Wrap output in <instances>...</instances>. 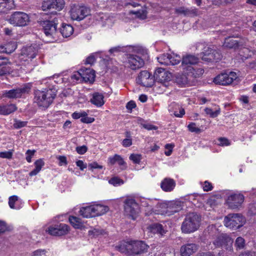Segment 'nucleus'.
<instances>
[{"label": "nucleus", "mask_w": 256, "mask_h": 256, "mask_svg": "<svg viewBox=\"0 0 256 256\" xmlns=\"http://www.w3.org/2000/svg\"><path fill=\"white\" fill-rule=\"evenodd\" d=\"M44 165V160L40 158L34 162L35 168L29 173L31 176L36 175L41 170L42 167Z\"/></svg>", "instance_id": "obj_35"}, {"label": "nucleus", "mask_w": 256, "mask_h": 256, "mask_svg": "<svg viewBox=\"0 0 256 256\" xmlns=\"http://www.w3.org/2000/svg\"><path fill=\"white\" fill-rule=\"evenodd\" d=\"M204 110L207 114L210 115V116L212 118H216L220 114V108L215 110L214 111H213L212 109L208 108H204Z\"/></svg>", "instance_id": "obj_45"}, {"label": "nucleus", "mask_w": 256, "mask_h": 256, "mask_svg": "<svg viewBox=\"0 0 256 256\" xmlns=\"http://www.w3.org/2000/svg\"><path fill=\"white\" fill-rule=\"evenodd\" d=\"M170 108H174L172 112H173L174 114L176 117L182 118L185 114L184 108L180 106L178 104L175 102L171 104ZM169 110L172 111L171 109H169Z\"/></svg>", "instance_id": "obj_32"}, {"label": "nucleus", "mask_w": 256, "mask_h": 256, "mask_svg": "<svg viewBox=\"0 0 256 256\" xmlns=\"http://www.w3.org/2000/svg\"><path fill=\"white\" fill-rule=\"evenodd\" d=\"M150 231L153 233L160 234H163L166 232L163 228L162 226L159 224H154L150 226Z\"/></svg>", "instance_id": "obj_37"}, {"label": "nucleus", "mask_w": 256, "mask_h": 256, "mask_svg": "<svg viewBox=\"0 0 256 256\" xmlns=\"http://www.w3.org/2000/svg\"><path fill=\"white\" fill-rule=\"evenodd\" d=\"M239 256H256V252L254 251H246L241 253Z\"/></svg>", "instance_id": "obj_64"}, {"label": "nucleus", "mask_w": 256, "mask_h": 256, "mask_svg": "<svg viewBox=\"0 0 256 256\" xmlns=\"http://www.w3.org/2000/svg\"><path fill=\"white\" fill-rule=\"evenodd\" d=\"M238 78V75L235 72H222L214 78L213 82L216 84L228 86Z\"/></svg>", "instance_id": "obj_9"}, {"label": "nucleus", "mask_w": 256, "mask_h": 256, "mask_svg": "<svg viewBox=\"0 0 256 256\" xmlns=\"http://www.w3.org/2000/svg\"><path fill=\"white\" fill-rule=\"evenodd\" d=\"M130 159L134 164H140L142 157L140 154H133L130 156Z\"/></svg>", "instance_id": "obj_52"}, {"label": "nucleus", "mask_w": 256, "mask_h": 256, "mask_svg": "<svg viewBox=\"0 0 256 256\" xmlns=\"http://www.w3.org/2000/svg\"><path fill=\"white\" fill-rule=\"evenodd\" d=\"M186 16L193 17L197 16L200 14L198 10L195 7L186 8Z\"/></svg>", "instance_id": "obj_43"}, {"label": "nucleus", "mask_w": 256, "mask_h": 256, "mask_svg": "<svg viewBox=\"0 0 256 256\" xmlns=\"http://www.w3.org/2000/svg\"><path fill=\"white\" fill-rule=\"evenodd\" d=\"M34 103L39 107L47 108L52 102L56 96L55 90L48 89L46 90H36L34 92Z\"/></svg>", "instance_id": "obj_2"}, {"label": "nucleus", "mask_w": 256, "mask_h": 256, "mask_svg": "<svg viewBox=\"0 0 256 256\" xmlns=\"http://www.w3.org/2000/svg\"><path fill=\"white\" fill-rule=\"evenodd\" d=\"M27 123V122L16 120L14 124V127L17 129L26 126Z\"/></svg>", "instance_id": "obj_53"}, {"label": "nucleus", "mask_w": 256, "mask_h": 256, "mask_svg": "<svg viewBox=\"0 0 256 256\" xmlns=\"http://www.w3.org/2000/svg\"><path fill=\"white\" fill-rule=\"evenodd\" d=\"M176 184L174 180L170 178H164L160 182V188L166 192H170L174 190Z\"/></svg>", "instance_id": "obj_23"}, {"label": "nucleus", "mask_w": 256, "mask_h": 256, "mask_svg": "<svg viewBox=\"0 0 256 256\" xmlns=\"http://www.w3.org/2000/svg\"><path fill=\"white\" fill-rule=\"evenodd\" d=\"M234 246L236 250H242L244 248L245 240L242 237L239 236L236 238Z\"/></svg>", "instance_id": "obj_44"}, {"label": "nucleus", "mask_w": 256, "mask_h": 256, "mask_svg": "<svg viewBox=\"0 0 256 256\" xmlns=\"http://www.w3.org/2000/svg\"><path fill=\"white\" fill-rule=\"evenodd\" d=\"M248 212L252 215L256 214V202L250 204L248 206Z\"/></svg>", "instance_id": "obj_59"}, {"label": "nucleus", "mask_w": 256, "mask_h": 256, "mask_svg": "<svg viewBox=\"0 0 256 256\" xmlns=\"http://www.w3.org/2000/svg\"><path fill=\"white\" fill-rule=\"evenodd\" d=\"M90 14V10L84 6L74 5L70 10V17L72 20L80 21Z\"/></svg>", "instance_id": "obj_11"}, {"label": "nucleus", "mask_w": 256, "mask_h": 256, "mask_svg": "<svg viewBox=\"0 0 256 256\" xmlns=\"http://www.w3.org/2000/svg\"><path fill=\"white\" fill-rule=\"evenodd\" d=\"M11 62L9 59L6 57L0 56V68H7L6 66L10 64Z\"/></svg>", "instance_id": "obj_50"}, {"label": "nucleus", "mask_w": 256, "mask_h": 256, "mask_svg": "<svg viewBox=\"0 0 256 256\" xmlns=\"http://www.w3.org/2000/svg\"><path fill=\"white\" fill-rule=\"evenodd\" d=\"M175 82L180 86L184 87L191 86L192 80L184 72V74H177L176 76Z\"/></svg>", "instance_id": "obj_22"}, {"label": "nucleus", "mask_w": 256, "mask_h": 256, "mask_svg": "<svg viewBox=\"0 0 256 256\" xmlns=\"http://www.w3.org/2000/svg\"><path fill=\"white\" fill-rule=\"evenodd\" d=\"M16 48V46L14 44H8L5 46L0 45V52H5L6 54H10L13 52Z\"/></svg>", "instance_id": "obj_38"}, {"label": "nucleus", "mask_w": 256, "mask_h": 256, "mask_svg": "<svg viewBox=\"0 0 256 256\" xmlns=\"http://www.w3.org/2000/svg\"><path fill=\"white\" fill-rule=\"evenodd\" d=\"M224 226L232 230H237L246 222L245 218L240 214H230L224 218Z\"/></svg>", "instance_id": "obj_6"}, {"label": "nucleus", "mask_w": 256, "mask_h": 256, "mask_svg": "<svg viewBox=\"0 0 256 256\" xmlns=\"http://www.w3.org/2000/svg\"><path fill=\"white\" fill-rule=\"evenodd\" d=\"M38 46L36 44H33L30 46L24 48L22 52V54L24 57L28 58L32 60L34 58L37 54L38 50Z\"/></svg>", "instance_id": "obj_21"}, {"label": "nucleus", "mask_w": 256, "mask_h": 256, "mask_svg": "<svg viewBox=\"0 0 256 256\" xmlns=\"http://www.w3.org/2000/svg\"><path fill=\"white\" fill-rule=\"evenodd\" d=\"M188 130L191 132H194L198 134L200 132V128L196 126L195 123L191 122L188 125Z\"/></svg>", "instance_id": "obj_51"}, {"label": "nucleus", "mask_w": 256, "mask_h": 256, "mask_svg": "<svg viewBox=\"0 0 256 256\" xmlns=\"http://www.w3.org/2000/svg\"><path fill=\"white\" fill-rule=\"evenodd\" d=\"M82 76V82L92 83L94 81L96 74L95 71L90 68H81Z\"/></svg>", "instance_id": "obj_24"}, {"label": "nucleus", "mask_w": 256, "mask_h": 256, "mask_svg": "<svg viewBox=\"0 0 256 256\" xmlns=\"http://www.w3.org/2000/svg\"><path fill=\"white\" fill-rule=\"evenodd\" d=\"M81 72V69L79 72H78L76 74H74L72 76V78L74 80H76L77 81L80 80V82H82V76Z\"/></svg>", "instance_id": "obj_60"}, {"label": "nucleus", "mask_w": 256, "mask_h": 256, "mask_svg": "<svg viewBox=\"0 0 256 256\" xmlns=\"http://www.w3.org/2000/svg\"><path fill=\"white\" fill-rule=\"evenodd\" d=\"M79 212L84 218L94 217L92 206L82 208Z\"/></svg>", "instance_id": "obj_36"}, {"label": "nucleus", "mask_w": 256, "mask_h": 256, "mask_svg": "<svg viewBox=\"0 0 256 256\" xmlns=\"http://www.w3.org/2000/svg\"><path fill=\"white\" fill-rule=\"evenodd\" d=\"M12 156V152L11 151L0 152V158H3L11 159Z\"/></svg>", "instance_id": "obj_57"}, {"label": "nucleus", "mask_w": 256, "mask_h": 256, "mask_svg": "<svg viewBox=\"0 0 256 256\" xmlns=\"http://www.w3.org/2000/svg\"><path fill=\"white\" fill-rule=\"evenodd\" d=\"M18 200V197L16 196H10L8 198V205L11 208L14 209L16 207L14 206L16 202Z\"/></svg>", "instance_id": "obj_48"}, {"label": "nucleus", "mask_w": 256, "mask_h": 256, "mask_svg": "<svg viewBox=\"0 0 256 256\" xmlns=\"http://www.w3.org/2000/svg\"><path fill=\"white\" fill-rule=\"evenodd\" d=\"M14 7L13 0H0V12H6Z\"/></svg>", "instance_id": "obj_30"}, {"label": "nucleus", "mask_w": 256, "mask_h": 256, "mask_svg": "<svg viewBox=\"0 0 256 256\" xmlns=\"http://www.w3.org/2000/svg\"><path fill=\"white\" fill-rule=\"evenodd\" d=\"M168 216L178 212L182 209V203L180 201L168 202Z\"/></svg>", "instance_id": "obj_25"}, {"label": "nucleus", "mask_w": 256, "mask_h": 256, "mask_svg": "<svg viewBox=\"0 0 256 256\" xmlns=\"http://www.w3.org/2000/svg\"><path fill=\"white\" fill-rule=\"evenodd\" d=\"M69 230V226L67 224H60L49 226L46 231L52 236H60L66 234Z\"/></svg>", "instance_id": "obj_17"}, {"label": "nucleus", "mask_w": 256, "mask_h": 256, "mask_svg": "<svg viewBox=\"0 0 256 256\" xmlns=\"http://www.w3.org/2000/svg\"><path fill=\"white\" fill-rule=\"evenodd\" d=\"M109 183L114 186H116L123 184V181L117 177H114L109 180Z\"/></svg>", "instance_id": "obj_55"}, {"label": "nucleus", "mask_w": 256, "mask_h": 256, "mask_svg": "<svg viewBox=\"0 0 256 256\" xmlns=\"http://www.w3.org/2000/svg\"><path fill=\"white\" fill-rule=\"evenodd\" d=\"M40 24L43 28L46 36L48 38H54V36L56 31L58 18H54L51 20L42 21L40 22Z\"/></svg>", "instance_id": "obj_14"}, {"label": "nucleus", "mask_w": 256, "mask_h": 256, "mask_svg": "<svg viewBox=\"0 0 256 256\" xmlns=\"http://www.w3.org/2000/svg\"><path fill=\"white\" fill-rule=\"evenodd\" d=\"M104 232V230L102 229L94 228L91 230H90L88 232V236H91V238H95L100 234H102Z\"/></svg>", "instance_id": "obj_46"}, {"label": "nucleus", "mask_w": 256, "mask_h": 256, "mask_svg": "<svg viewBox=\"0 0 256 256\" xmlns=\"http://www.w3.org/2000/svg\"><path fill=\"white\" fill-rule=\"evenodd\" d=\"M104 95L99 92H94L90 102L98 107L102 106L104 104Z\"/></svg>", "instance_id": "obj_29"}, {"label": "nucleus", "mask_w": 256, "mask_h": 256, "mask_svg": "<svg viewBox=\"0 0 256 256\" xmlns=\"http://www.w3.org/2000/svg\"><path fill=\"white\" fill-rule=\"evenodd\" d=\"M124 48L123 46H117L116 47H114L110 49L108 52L110 54L115 55L116 54L124 52Z\"/></svg>", "instance_id": "obj_49"}, {"label": "nucleus", "mask_w": 256, "mask_h": 256, "mask_svg": "<svg viewBox=\"0 0 256 256\" xmlns=\"http://www.w3.org/2000/svg\"><path fill=\"white\" fill-rule=\"evenodd\" d=\"M124 210L126 215L134 220L139 212V206L134 199L128 198L124 202Z\"/></svg>", "instance_id": "obj_12"}, {"label": "nucleus", "mask_w": 256, "mask_h": 256, "mask_svg": "<svg viewBox=\"0 0 256 256\" xmlns=\"http://www.w3.org/2000/svg\"><path fill=\"white\" fill-rule=\"evenodd\" d=\"M168 202L158 203L156 204L158 211L162 214L168 215Z\"/></svg>", "instance_id": "obj_40"}, {"label": "nucleus", "mask_w": 256, "mask_h": 256, "mask_svg": "<svg viewBox=\"0 0 256 256\" xmlns=\"http://www.w3.org/2000/svg\"><path fill=\"white\" fill-rule=\"evenodd\" d=\"M198 248V246L194 243H188L182 246L180 253L182 256H190L196 252Z\"/></svg>", "instance_id": "obj_20"}, {"label": "nucleus", "mask_w": 256, "mask_h": 256, "mask_svg": "<svg viewBox=\"0 0 256 256\" xmlns=\"http://www.w3.org/2000/svg\"><path fill=\"white\" fill-rule=\"evenodd\" d=\"M32 88L30 84H26L20 87L12 88L10 90H4L2 97L8 99H17L24 98L29 94Z\"/></svg>", "instance_id": "obj_5"}, {"label": "nucleus", "mask_w": 256, "mask_h": 256, "mask_svg": "<svg viewBox=\"0 0 256 256\" xmlns=\"http://www.w3.org/2000/svg\"><path fill=\"white\" fill-rule=\"evenodd\" d=\"M64 0H48L42 2V9L44 11L49 10L55 15L57 14V11L64 8Z\"/></svg>", "instance_id": "obj_7"}, {"label": "nucleus", "mask_w": 256, "mask_h": 256, "mask_svg": "<svg viewBox=\"0 0 256 256\" xmlns=\"http://www.w3.org/2000/svg\"><path fill=\"white\" fill-rule=\"evenodd\" d=\"M154 80L162 84L165 87H168L170 84L171 74L164 68H158L154 73Z\"/></svg>", "instance_id": "obj_13"}, {"label": "nucleus", "mask_w": 256, "mask_h": 256, "mask_svg": "<svg viewBox=\"0 0 256 256\" xmlns=\"http://www.w3.org/2000/svg\"><path fill=\"white\" fill-rule=\"evenodd\" d=\"M95 61H96V58H95L93 54H91L86 58L84 64H88L92 65L94 62Z\"/></svg>", "instance_id": "obj_62"}, {"label": "nucleus", "mask_w": 256, "mask_h": 256, "mask_svg": "<svg viewBox=\"0 0 256 256\" xmlns=\"http://www.w3.org/2000/svg\"><path fill=\"white\" fill-rule=\"evenodd\" d=\"M218 140L219 141L220 143L218 144V145L220 146H228L230 144V142H229V140L226 138L221 137L220 138L218 139Z\"/></svg>", "instance_id": "obj_56"}, {"label": "nucleus", "mask_w": 256, "mask_h": 256, "mask_svg": "<svg viewBox=\"0 0 256 256\" xmlns=\"http://www.w3.org/2000/svg\"><path fill=\"white\" fill-rule=\"evenodd\" d=\"M68 220L70 224L75 228H80L82 227V224L80 218L74 216H70Z\"/></svg>", "instance_id": "obj_39"}, {"label": "nucleus", "mask_w": 256, "mask_h": 256, "mask_svg": "<svg viewBox=\"0 0 256 256\" xmlns=\"http://www.w3.org/2000/svg\"><path fill=\"white\" fill-rule=\"evenodd\" d=\"M186 8L182 6L175 8V13L178 14H182L186 16Z\"/></svg>", "instance_id": "obj_61"}, {"label": "nucleus", "mask_w": 256, "mask_h": 256, "mask_svg": "<svg viewBox=\"0 0 256 256\" xmlns=\"http://www.w3.org/2000/svg\"><path fill=\"white\" fill-rule=\"evenodd\" d=\"M242 42L238 41L234 37H228L225 38L224 46L229 48L236 49L239 46H242Z\"/></svg>", "instance_id": "obj_26"}, {"label": "nucleus", "mask_w": 256, "mask_h": 256, "mask_svg": "<svg viewBox=\"0 0 256 256\" xmlns=\"http://www.w3.org/2000/svg\"><path fill=\"white\" fill-rule=\"evenodd\" d=\"M60 32L64 37L68 38L74 32V28L70 24H63L60 28Z\"/></svg>", "instance_id": "obj_34"}, {"label": "nucleus", "mask_w": 256, "mask_h": 256, "mask_svg": "<svg viewBox=\"0 0 256 256\" xmlns=\"http://www.w3.org/2000/svg\"><path fill=\"white\" fill-rule=\"evenodd\" d=\"M29 21L28 16L21 12H14L8 19L9 22L15 26H24L28 24Z\"/></svg>", "instance_id": "obj_10"}, {"label": "nucleus", "mask_w": 256, "mask_h": 256, "mask_svg": "<svg viewBox=\"0 0 256 256\" xmlns=\"http://www.w3.org/2000/svg\"><path fill=\"white\" fill-rule=\"evenodd\" d=\"M244 197L243 194L240 193H235L230 194L226 200V204L231 209L240 208L244 201Z\"/></svg>", "instance_id": "obj_15"}, {"label": "nucleus", "mask_w": 256, "mask_h": 256, "mask_svg": "<svg viewBox=\"0 0 256 256\" xmlns=\"http://www.w3.org/2000/svg\"><path fill=\"white\" fill-rule=\"evenodd\" d=\"M148 248V245L144 242L138 240L124 241L116 246L119 252L129 256L144 252L146 251Z\"/></svg>", "instance_id": "obj_1"}, {"label": "nucleus", "mask_w": 256, "mask_h": 256, "mask_svg": "<svg viewBox=\"0 0 256 256\" xmlns=\"http://www.w3.org/2000/svg\"><path fill=\"white\" fill-rule=\"evenodd\" d=\"M200 216L196 212L187 214L182 222L181 229L182 232L190 234L196 230L200 225Z\"/></svg>", "instance_id": "obj_4"}, {"label": "nucleus", "mask_w": 256, "mask_h": 256, "mask_svg": "<svg viewBox=\"0 0 256 256\" xmlns=\"http://www.w3.org/2000/svg\"><path fill=\"white\" fill-rule=\"evenodd\" d=\"M170 65L177 64L181 60V58L179 56L174 55V54H170Z\"/></svg>", "instance_id": "obj_47"}, {"label": "nucleus", "mask_w": 256, "mask_h": 256, "mask_svg": "<svg viewBox=\"0 0 256 256\" xmlns=\"http://www.w3.org/2000/svg\"><path fill=\"white\" fill-rule=\"evenodd\" d=\"M208 231L210 236H216V239L213 242V244L216 247H224L226 249L231 248L233 242L232 238L226 234L222 233L219 234V232L216 226H208Z\"/></svg>", "instance_id": "obj_3"}, {"label": "nucleus", "mask_w": 256, "mask_h": 256, "mask_svg": "<svg viewBox=\"0 0 256 256\" xmlns=\"http://www.w3.org/2000/svg\"><path fill=\"white\" fill-rule=\"evenodd\" d=\"M198 58L194 55H187L184 56L182 60V66L183 70L184 67L195 64L198 63Z\"/></svg>", "instance_id": "obj_28"}, {"label": "nucleus", "mask_w": 256, "mask_h": 256, "mask_svg": "<svg viewBox=\"0 0 256 256\" xmlns=\"http://www.w3.org/2000/svg\"><path fill=\"white\" fill-rule=\"evenodd\" d=\"M184 72L192 80V82L195 78H200L204 72L202 68H195L192 66L184 67Z\"/></svg>", "instance_id": "obj_19"}, {"label": "nucleus", "mask_w": 256, "mask_h": 256, "mask_svg": "<svg viewBox=\"0 0 256 256\" xmlns=\"http://www.w3.org/2000/svg\"><path fill=\"white\" fill-rule=\"evenodd\" d=\"M108 163L113 165L116 163L120 166H124V168H126V162L124 160L122 157L117 154H114L113 156H110L108 159Z\"/></svg>", "instance_id": "obj_33"}, {"label": "nucleus", "mask_w": 256, "mask_h": 256, "mask_svg": "<svg viewBox=\"0 0 256 256\" xmlns=\"http://www.w3.org/2000/svg\"><path fill=\"white\" fill-rule=\"evenodd\" d=\"M76 152L80 154H84L87 150L88 148L86 146H77L76 148Z\"/></svg>", "instance_id": "obj_58"}, {"label": "nucleus", "mask_w": 256, "mask_h": 256, "mask_svg": "<svg viewBox=\"0 0 256 256\" xmlns=\"http://www.w3.org/2000/svg\"><path fill=\"white\" fill-rule=\"evenodd\" d=\"M170 54H164L158 58V62L166 66H170Z\"/></svg>", "instance_id": "obj_41"}, {"label": "nucleus", "mask_w": 256, "mask_h": 256, "mask_svg": "<svg viewBox=\"0 0 256 256\" xmlns=\"http://www.w3.org/2000/svg\"><path fill=\"white\" fill-rule=\"evenodd\" d=\"M144 60L140 56L135 54H129L128 56L126 64L132 70H136L142 67Z\"/></svg>", "instance_id": "obj_18"}, {"label": "nucleus", "mask_w": 256, "mask_h": 256, "mask_svg": "<svg viewBox=\"0 0 256 256\" xmlns=\"http://www.w3.org/2000/svg\"><path fill=\"white\" fill-rule=\"evenodd\" d=\"M36 152V150H28L26 152V161L28 162H32V158L34 156L35 152Z\"/></svg>", "instance_id": "obj_54"}, {"label": "nucleus", "mask_w": 256, "mask_h": 256, "mask_svg": "<svg viewBox=\"0 0 256 256\" xmlns=\"http://www.w3.org/2000/svg\"><path fill=\"white\" fill-rule=\"evenodd\" d=\"M94 217L106 214L109 210L108 206L102 204L92 205Z\"/></svg>", "instance_id": "obj_27"}, {"label": "nucleus", "mask_w": 256, "mask_h": 256, "mask_svg": "<svg viewBox=\"0 0 256 256\" xmlns=\"http://www.w3.org/2000/svg\"><path fill=\"white\" fill-rule=\"evenodd\" d=\"M46 254V250H44L38 249L34 251L32 256H42Z\"/></svg>", "instance_id": "obj_63"}, {"label": "nucleus", "mask_w": 256, "mask_h": 256, "mask_svg": "<svg viewBox=\"0 0 256 256\" xmlns=\"http://www.w3.org/2000/svg\"><path fill=\"white\" fill-rule=\"evenodd\" d=\"M137 82L145 87H151L154 82V78L147 70L142 71L136 79Z\"/></svg>", "instance_id": "obj_16"}, {"label": "nucleus", "mask_w": 256, "mask_h": 256, "mask_svg": "<svg viewBox=\"0 0 256 256\" xmlns=\"http://www.w3.org/2000/svg\"><path fill=\"white\" fill-rule=\"evenodd\" d=\"M17 109L14 104L0 106V114L8 115L15 112Z\"/></svg>", "instance_id": "obj_31"}, {"label": "nucleus", "mask_w": 256, "mask_h": 256, "mask_svg": "<svg viewBox=\"0 0 256 256\" xmlns=\"http://www.w3.org/2000/svg\"><path fill=\"white\" fill-rule=\"evenodd\" d=\"M131 13L135 14L138 18L141 19H144L146 18L147 11L145 8H142L141 9L138 10L131 11Z\"/></svg>", "instance_id": "obj_42"}, {"label": "nucleus", "mask_w": 256, "mask_h": 256, "mask_svg": "<svg viewBox=\"0 0 256 256\" xmlns=\"http://www.w3.org/2000/svg\"><path fill=\"white\" fill-rule=\"evenodd\" d=\"M200 57L204 61L207 62H218L221 60L222 55L219 50L210 47L204 48Z\"/></svg>", "instance_id": "obj_8"}]
</instances>
